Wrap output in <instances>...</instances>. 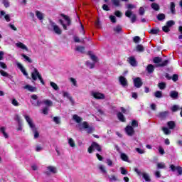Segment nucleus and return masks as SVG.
I'll return each instance as SVG.
<instances>
[{"instance_id": "obj_50", "label": "nucleus", "mask_w": 182, "mask_h": 182, "mask_svg": "<svg viewBox=\"0 0 182 182\" xmlns=\"http://www.w3.org/2000/svg\"><path fill=\"white\" fill-rule=\"evenodd\" d=\"M120 110L122 113H124V114H129L130 113V111L129 109H126L124 107H121Z\"/></svg>"}, {"instance_id": "obj_13", "label": "nucleus", "mask_w": 182, "mask_h": 182, "mask_svg": "<svg viewBox=\"0 0 182 182\" xmlns=\"http://www.w3.org/2000/svg\"><path fill=\"white\" fill-rule=\"evenodd\" d=\"M119 80L120 85H122V86H123L124 87L128 86L129 84L127 82V79H126V77H124V76H119Z\"/></svg>"}, {"instance_id": "obj_22", "label": "nucleus", "mask_w": 182, "mask_h": 182, "mask_svg": "<svg viewBox=\"0 0 182 182\" xmlns=\"http://www.w3.org/2000/svg\"><path fill=\"white\" fill-rule=\"evenodd\" d=\"M16 46H17V48H20L21 49L28 50V47H26V46H25V44L22 43L21 42L16 43Z\"/></svg>"}, {"instance_id": "obj_21", "label": "nucleus", "mask_w": 182, "mask_h": 182, "mask_svg": "<svg viewBox=\"0 0 182 182\" xmlns=\"http://www.w3.org/2000/svg\"><path fill=\"white\" fill-rule=\"evenodd\" d=\"M170 97L172 99H178V92H177V91H171Z\"/></svg>"}, {"instance_id": "obj_5", "label": "nucleus", "mask_w": 182, "mask_h": 182, "mask_svg": "<svg viewBox=\"0 0 182 182\" xmlns=\"http://www.w3.org/2000/svg\"><path fill=\"white\" fill-rule=\"evenodd\" d=\"M82 129H84L85 130H87V133H88V134H90L93 133V132H95V128L89 126V124L87 123V122H83L82 124Z\"/></svg>"}, {"instance_id": "obj_53", "label": "nucleus", "mask_w": 182, "mask_h": 182, "mask_svg": "<svg viewBox=\"0 0 182 182\" xmlns=\"http://www.w3.org/2000/svg\"><path fill=\"white\" fill-rule=\"evenodd\" d=\"M162 31L164 32H165L166 33L170 32V27H168V26H164L162 27Z\"/></svg>"}, {"instance_id": "obj_47", "label": "nucleus", "mask_w": 182, "mask_h": 182, "mask_svg": "<svg viewBox=\"0 0 182 182\" xmlns=\"http://www.w3.org/2000/svg\"><path fill=\"white\" fill-rule=\"evenodd\" d=\"M114 32H116L117 33H120V32H122V26H117L115 28H114Z\"/></svg>"}, {"instance_id": "obj_48", "label": "nucleus", "mask_w": 182, "mask_h": 182, "mask_svg": "<svg viewBox=\"0 0 182 182\" xmlns=\"http://www.w3.org/2000/svg\"><path fill=\"white\" fill-rule=\"evenodd\" d=\"M175 23L176 22H174V21L170 20L166 22V26H168V28H171V26H173V25H175Z\"/></svg>"}, {"instance_id": "obj_19", "label": "nucleus", "mask_w": 182, "mask_h": 182, "mask_svg": "<svg viewBox=\"0 0 182 182\" xmlns=\"http://www.w3.org/2000/svg\"><path fill=\"white\" fill-rule=\"evenodd\" d=\"M128 59L131 66H137V61H136L134 57H129Z\"/></svg>"}, {"instance_id": "obj_31", "label": "nucleus", "mask_w": 182, "mask_h": 182, "mask_svg": "<svg viewBox=\"0 0 182 182\" xmlns=\"http://www.w3.org/2000/svg\"><path fill=\"white\" fill-rule=\"evenodd\" d=\"M73 120L76 122V123H80L82 122V119L79 117L77 114H74L73 117Z\"/></svg>"}, {"instance_id": "obj_56", "label": "nucleus", "mask_w": 182, "mask_h": 182, "mask_svg": "<svg viewBox=\"0 0 182 182\" xmlns=\"http://www.w3.org/2000/svg\"><path fill=\"white\" fill-rule=\"evenodd\" d=\"M178 110H180V107H178V105H173V106L171 107V111L173 112H177Z\"/></svg>"}, {"instance_id": "obj_7", "label": "nucleus", "mask_w": 182, "mask_h": 182, "mask_svg": "<svg viewBox=\"0 0 182 182\" xmlns=\"http://www.w3.org/2000/svg\"><path fill=\"white\" fill-rule=\"evenodd\" d=\"M50 25L56 35H62V30L55 22L50 21Z\"/></svg>"}, {"instance_id": "obj_64", "label": "nucleus", "mask_w": 182, "mask_h": 182, "mask_svg": "<svg viewBox=\"0 0 182 182\" xmlns=\"http://www.w3.org/2000/svg\"><path fill=\"white\" fill-rule=\"evenodd\" d=\"M109 19L112 23H116L117 20H116V16H109Z\"/></svg>"}, {"instance_id": "obj_39", "label": "nucleus", "mask_w": 182, "mask_h": 182, "mask_svg": "<svg viewBox=\"0 0 182 182\" xmlns=\"http://www.w3.org/2000/svg\"><path fill=\"white\" fill-rule=\"evenodd\" d=\"M68 144L70 146V147H76V144L75 143V141L72 138H70L68 139Z\"/></svg>"}, {"instance_id": "obj_14", "label": "nucleus", "mask_w": 182, "mask_h": 182, "mask_svg": "<svg viewBox=\"0 0 182 182\" xmlns=\"http://www.w3.org/2000/svg\"><path fill=\"white\" fill-rule=\"evenodd\" d=\"M167 116H168V111L159 112L157 115V117L159 119H161V120H164L165 119H166Z\"/></svg>"}, {"instance_id": "obj_33", "label": "nucleus", "mask_w": 182, "mask_h": 182, "mask_svg": "<svg viewBox=\"0 0 182 182\" xmlns=\"http://www.w3.org/2000/svg\"><path fill=\"white\" fill-rule=\"evenodd\" d=\"M111 2L114 5V6H116L117 8H119V6H121L120 0H111Z\"/></svg>"}, {"instance_id": "obj_27", "label": "nucleus", "mask_w": 182, "mask_h": 182, "mask_svg": "<svg viewBox=\"0 0 182 182\" xmlns=\"http://www.w3.org/2000/svg\"><path fill=\"white\" fill-rule=\"evenodd\" d=\"M151 8L154 9V11H160V6L157 3H152L151 5Z\"/></svg>"}, {"instance_id": "obj_11", "label": "nucleus", "mask_w": 182, "mask_h": 182, "mask_svg": "<svg viewBox=\"0 0 182 182\" xmlns=\"http://www.w3.org/2000/svg\"><path fill=\"white\" fill-rule=\"evenodd\" d=\"M125 132L127 134V136H133L134 134V128H133V127L130 126V125H127L125 127Z\"/></svg>"}, {"instance_id": "obj_44", "label": "nucleus", "mask_w": 182, "mask_h": 182, "mask_svg": "<svg viewBox=\"0 0 182 182\" xmlns=\"http://www.w3.org/2000/svg\"><path fill=\"white\" fill-rule=\"evenodd\" d=\"M171 11L172 14H176V4L174 2L171 3Z\"/></svg>"}, {"instance_id": "obj_38", "label": "nucleus", "mask_w": 182, "mask_h": 182, "mask_svg": "<svg viewBox=\"0 0 182 182\" xmlns=\"http://www.w3.org/2000/svg\"><path fill=\"white\" fill-rule=\"evenodd\" d=\"M162 131L164 132V134H166V135L171 134V130H170L167 127H162Z\"/></svg>"}, {"instance_id": "obj_49", "label": "nucleus", "mask_w": 182, "mask_h": 182, "mask_svg": "<svg viewBox=\"0 0 182 182\" xmlns=\"http://www.w3.org/2000/svg\"><path fill=\"white\" fill-rule=\"evenodd\" d=\"M70 82L73 83V86H75V87H77V81H76V79L71 77L70 78Z\"/></svg>"}, {"instance_id": "obj_17", "label": "nucleus", "mask_w": 182, "mask_h": 182, "mask_svg": "<svg viewBox=\"0 0 182 182\" xmlns=\"http://www.w3.org/2000/svg\"><path fill=\"white\" fill-rule=\"evenodd\" d=\"M17 68H18L21 72L23 73V75H24V76H28V73L26 72V70H25V68H23V65H22V64H21L20 63H18Z\"/></svg>"}, {"instance_id": "obj_25", "label": "nucleus", "mask_w": 182, "mask_h": 182, "mask_svg": "<svg viewBox=\"0 0 182 182\" xmlns=\"http://www.w3.org/2000/svg\"><path fill=\"white\" fill-rule=\"evenodd\" d=\"M167 125L171 130H173L176 127V122L174 121H169L167 122Z\"/></svg>"}, {"instance_id": "obj_6", "label": "nucleus", "mask_w": 182, "mask_h": 182, "mask_svg": "<svg viewBox=\"0 0 182 182\" xmlns=\"http://www.w3.org/2000/svg\"><path fill=\"white\" fill-rule=\"evenodd\" d=\"M134 86L136 87V89H140V87L143 86V81H141V78L140 77H137L134 79Z\"/></svg>"}, {"instance_id": "obj_8", "label": "nucleus", "mask_w": 182, "mask_h": 182, "mask_svg": "<svg viewBox=\"0 0 182 182\" xmlns=\"http://www.w3.org/2000/svg\"><path fill=\"white\" fill-rule=\"evenodd\" d=\"M170 168L171 170V171L174 172V171H177L179 176H182V167L180 166H174L173 164H171L170 165Z\"/></svg>"}, {"instance_id": "obj_51", "label": "nucleus", "mask_w": 182, "mask_h": 182, "mask_svg": "<svg viewBox=\"0 0 182 182\" xmlns=\"http://www.w3.org/2000/svg\"><path fill=\"white\" fill-rule=\"evenodd\" d=\"M158 87H159L161 90H164V88L166 87V82H159L158 84Z\"/></svg>"}, {"instance_id": "obj_63", "label": "nucleus", "mask_w": 182, "mask_h": 182, "mask_svg": "<svg viewBox=\"0 0 182 182\" xmlns=\"http://www.w3.org/2000/svg\"><path fill=\"white\" fill-rule=\"evenodd\" d=\"M109 181H117V177L114 175H112L109 177Z\"/></svg>"}, {"instance_id": "obj_24", "label": "nucleus", "mask_w": 182, "mask_h": 182, "mask_svg": "<svg viewBox=\"0 0 182 182\" xmlns=\"http://www.w3.org/2000/svg\"><path fill=\"white\" fill-rule=\"evenodd\" d=\"M36 16H37L38 19H39V21H43V14L42 12L38 10L36 11Z\"/></svg>"}, {"instance_id": "obj_61", "label": "nucleus", "mask_w": 182, "mask_h": 182, "mask_svg": "<svg viewBox=\"0 0 182 182\" xmlns=\"http://www.w3.org/2000/svg\"><path fill=\"white\" fill-rule=\"evenodd\" d=\"M157 168H166V164H164L163 163H158Z\"/></svg>"}, {"instance_id": "obj_16", "label": "nucleus", "mask_w": 182, "mask_h": 182, "mask_svg": "<svg viewBox=\"0 0 182 182\" xmlns=\"http://www.w3.org/2000/svg\"><path fill=\"white\" fill-rule=\"evenodd\" d=\"M60 16H62V18H63V19L66 21L68 26H70V25L72 24V20H70L69 16H66L65 14H61Z\"/></svg>"}, {"instance_id": "obj_34", "label": "nucleus", "mask_w": 182, "mask_h": 182, "mask_svg": "<svg viewBox=\"0 0 182 182\" xmlns=\"http://www.w3.org/2000/svg\"><path fill=\"white\" fill-rule=\"evenodd\" d=\"M120 157L123 161H129V156L126 154L122 153Z\"/></svg>"}, {"instance_id": "obj_29", "label": "nucleus", "mask_w": 182, "mask_h": 182, "mask_svg": "<svg viewBox=\"0 0 182 182\" xmlns=\"http://www.w3.org/2000/svg\"><path fill=\"white\" fill-rule=\"evenodd\" d=\"M159 32H160V29L159 28H151L149 31V33L151 35H157Z\"/></svg>"}, {"instance_id": "obj_42", "label": "nucleus", "mask_w": 182, "mask_h": 182, "mask_svg": "<svg viewBox=\"0 0 182 182\" xmlns=\"http://www.w3.org/2000/svg\"><path fill=\"white\" fill-rule=\"evenodd\" d=\"M136 50L137 52H144V47L141 44H138L136 46Z\"/></svg>"}, {"instance_id": "obj_26", "label": "nucleus", "mask_w": 182, "mask_h": 182, "mask_svg": "<svg viewBox=\"0 0 182 182\" xmlns=\"http://www.w3.org/2000/svg\"><path fill=\"white\" fill-rule=\"evenodd\" d=\"M43 103H44V105H46L47 107H50V106H53V102H52V100H46L43 102Z\"/></svg>"}, {"instance_id": "obj_28", "label": "nucleus", "mask_w": 182, "mask_h": 182, "mask_svg": "<svg viewBox=\"0 0 182 182\" xmlns=\"http://www.w3.org/2000/svg\"><path fill=\"white\" fill-rule=\"evenodd\" d=\"M0 132L2 133L3 136L5 137V139H8L9 137V135L5 132V127H1L0 128Z\"/></svg>"}, {"instance_id": "obj_62", "label": "nucleus", "mask_w": 182, "mask_h": 182, "mask_svg": "<svg viewBox=\"0 0 182 182\" xmlns=\"http://www.w3.org/2000/svg\"><path fill=\"white\" fill-rule=\"evenodd\" d=\"M140 41H141V38L139 36H135L133 38V41L134 42V43H139V42H140Z\"/></svg>"}, {"instance_id": "obj_41", "label": "nucleus", "mask_w": 182, "mask_h": 182, "mask_svg": "<svg viewBox=\"0 0 182 182\" xmlns=\"http://www.w3.org/2000/svg\"><path fill=\"white\" fill-rule=\"evenodd\" d=\"M22 58H25V60H26V62H28V63H32V59L31 58H29L28 55H25V54H21Z\"/></svg>"}, {"instance_id": "obj_46", "label": "nucleus", "mask_w": 182, "mask_h": 182, "mask_svg": "<svg viewBox=\"0 0 182 182\" xmlns=\"http://www.w3.org/2000/svg\"><path fill=\"white\" fill-rule=\"evenodd\" d=\"M42 113H43V114H46V115L49 114V107H45L42 109Z\"/></svg>"}, {"instance_id": "obj_20", "label": "nucleus", "mask_w": 182, "mask_h": 182, "mask_svg": "<svg viewBox=\"0 0 182 182\" xmlns=\"http://www.w3.org/2000/svg\"><path fill=\"white\" fill-rule=\"evenodd\" d=\"M47 169L50 171V173H53V174H56L58 173V169L55 166H48Z\"/></svg>"}, {"instance_id": "obj_4", "label": "nucleus", "mask_w": 182, "mask_h": 182, "mask_svg": "<svg viewBox=\"0 0 182 182\" xmlns=\"http://www.w3.org/2000/svg\"><path fill=\"white\" fill-rule=\"evenodd\" d=\"M125 16H127V18H131L132 23H134V22L137 21V16L133 14V11L132 10H127L125 12Z\"/></svg>"}, {"instance_id": "obj_12", "label": "nucleus", "mask_w": 182, "mask_h": 182, "mask_svg": "<svg viewBox=\"0 0 182 182\" xmlns=\"http://www.w3.org/2000/svg\"><path fill=\"white\" fill-rule=\"evenodd\" d=\"M63 97H67L70 102V103L73 105H75V100H73V97L70 96V94L68 92L63 91Z\"/></svg>"}, {"instance_id": "obj_57", "label": "nucleus", "mask_w": 182, "mask_h": 182, "mask_svg": "<svg viewBox=\"0 0 182 182\" xmlns=\"http://www.w3.org/2000/svg\"><path fill=\"white\" fill-rule=\"evenodd\" d=\"M14 120H16V122H17L18 124H21V117L19 116V114H16L15 115Z\"/></svg>"}, {"instance_id": "obj_37", "label": "nucleus", "mask_w": 182, "mask_h": 182, "mask_svg": "<svg viewBox=\"0 0 182 182\" xmlns=\"http://www.w3.org/2000/svg\"><path fill=\"white\" fill-rule=\"evenodd\" d=\"M50 85L51 86V87H53V89H54V90H59V86H58V85L54 82L51 81L50 82Z\"/></svg>"}, {"instance_id": "obj_59", "label": "nucleus", "mask_w": 182, "mask_h": 182, "mask_svg": "<svg viewBox=\"0 0 182 182\" xmlns=\"http://www.w3.org/2000/svg\"><path fill=\"white\" fill-rule=\"evenodd\" d=\"M120 170H121V174H122L123 176H126V174H127V170L124 167H121Z\"/></svg>"}, {"instance_id": "obj_58", "label": "nucleus", "mask_w": 182, "mask_h": 182, "mask_svg": "<svg viewBox=\"0 0 182 182\" xmlns=\"http://www.w3.org/2000/svg\"><path fill=\"white\" fill-rule=\"evenodd\" d=\"M11 103H12L13 106H16V107L19 106V102H18V100H16V99H15V98H14L12 100Z\"/></svg>"}, {"instance_id": "obj_55", "label": "nucleus", "mask_w": 182, "mask_h": 182, "mask_svg": "<svg viewBox=\"0 0 182 182\" xmlns=\"http://www.w3.org/2000/svg\"><path fill=\"white\" fill-rule=\"evenodd\" d=\"M95 28H97V29H100L102 28V24H100V21H99V18L95 21Z\"/></svg>"}, {"instance_id": "obj_18", "label": "nucleus", "mask_w": 182, "mask_h": 182, "mask_svg": "<svg viewBox=\"0 0 182 182\" xmlns=\"http://www.w3.org/2000/svg\"><path fill=\"white\" fill-rule=\"evenodd\" d=\"M24 89H27L28 92H36V87H33L31 85H26L23 87Z\"/></svg>"}, {"instance_id": "obj_2", "label": "nucleus", "mask_w": 182, "mask_h": 182, "mask_svg": "<svg viewBox=\"0 0 182 182\" xmlns=\"http://www.w3.org/2000/svg\"><path fill=\"white\" fill-rule=\"evenodd\" d=\"M162 60L163 58L160 57H154L153 59L154 63L156 64V68H164L168 65V60H165L163 63H160Z\"/></svg>"}, {"instance_id": "obj_35", "label": "nucleus", "mask_w": 182, "mask_h": 182, "mask_svg": "<svg viewBox=\"0 0 182 182\" xmlns=\"http://www.w3.org/2000/svg\"><path fill=\"white\" fill-rule=\"evenodd\" d=\"M131 127L134 129V127H139V122L136 119H133L131 123Z\"/></svg>"}, {"instance_id": "obj_9", "label": "nucleus", "mask_w": 182, "mask_h": 182, "mask_svg": "<svg viewBox=\"0 0 182 182\" xmlns=\"http://www.w3.org/2000/svg\"><path fill=\"white\" fill-rule=\"evenodd\" d=\"M92 96L94 99H97V100H103L106 99L105 94L100 92H92Z\"/></svg>"}, {"instance_id": "obj_32", "label": "nucleus", "mask_w": 182, "mask_h": 182, "mask_svg": "<svg viewBox=\"0 0 182 182\" xmlns=\"http://www.w3.org/2000/svg\"><path fill=\"white\" fill-rule=\"evenodd\" d=\"M142 177L145 180V181H147V182L151 181V179L150 178V176H149V174H147L146 173H142Z\"/></svg>"}, {"instance_id": "obj_30", "label": "nucleus", "mask_w": 182, "mask_h": 182, "mask_svg": "<svg viewBox=\"0 0 182 182\" xmlns=\"http://www.w3.org/2000/svg\"><path fill=\"white\" fill-rule=\"evenodd\" d=\"M156 19H158V21H164V19H166V14H159L156 16Z\"/></svg>"}, {"instance_id": "obj_36", "label": "nucleus", "mask_w": 182, "mask_h": 182, "mask_svg": "<svg viewBox=\"0 0 182 182\" xmlns=\"http://www.w3.org/2000/svg\"><path fill=\"white\" fill-rule=\"evenodd\" d=\"M154 96L158 99H161V97H163V93L161 92V91H156L154 92Z\"/></svg>"}, {"instance_id": "obj_60", "label": "nucleus", "mask_w": 182, "mask_h": 182, "mask_svg": "<svg viewBox=\"0 0 182 182\" xmlns=\"http://www.w3.org/2000/svg\"><path fill=\"white\" fill-rule=\"evenodd\" d=\"M171 79L173 82H177L178 80V75L177 74L173 75V76L171 77Z\"/></svg>"}, {"instance_id": "obj_1", "label": "nucleus", "mask_w": 182, "mask_h": 182, "mask_svg": "<svg viewBox=\"0 0 182 182\" xmlns=\"http://www.w3.org/2000/svg\"><path fill=\"white\" fill-rule=\"evenodd\" d=\"M31 79L34 82L38 79L42 85H45V81L43 80V78H42V75L39 73L37 68H34L33 71L31 73Z\"/></svg>"}, {"instance_id": "obj_54", "label": "nucleus", "mask_w": 182, "mask_h": 182, "mask_svg": "<svg viewBox=\"0 0 182 182\" xmlns=\"http://www.w3.org/2000/svg\"><path fill=\"white\" fill-rule=\"evenodd\" d=\"M0 68H1V69H8V65H6V64L2 61H0Z\"/></svg>"}, {"instance_id": "obj_43", "label": "nucleus", "mask_w": 182, "mask_h": 182, "mask_svg": "<svg viewBox=\"0 0 182 182\" xmlns=\"http://www.w3.org/2000/svg\"><path fill=\"white\" fill-rule=\"evenodd\" d=\"M32 132L34 134V139H38L39 137V132H38V129L34 128L32 129Z\"/></svg>"}, {"instance_id": "obj_45", "label": "nucleus", "mask_w": 182, "mask_h": 182, "mask_svg": "<svg viewBox=\"0 0 182 182\" xmlns=\"http://www.w3.org/2000/svg\"><path fill=\"white\" fill-rule=\"evenodd\" d=\"M0 74L1 76H4V77H11V75L9 74L2 70H0Z\"/></svg>"}, {"instance_id": "obj_40", "label": "nucleus", "mask_w": 182, "mask_h": 182, "mask_svg": "<svg viewBox=\"0 0 182 182\" xmlns=\"http://www.w3.org/2000/svg\"><path fill=\"white\" fill-rule=\"evenodd\" d=\"M75 50L80 52V53H85V47L84 46H77L75 48Z\"/></svg>"}, {"instance_id": "obj_10", "label": "nucleus", "mask_w": 182, "mask_h": 182, "mask_svg": "<svg viewBox=\"0 0 182 182\" xmlns=\"http://www.w3.org/2000/svg\"><path fill=\"white\" fill-rule=\"evenodd\" d=\"M24 117L29 125V127L31 128V130H33V129H36V127L35 126V124H33V122L32 121V119L28 115H24Z\"/></svg>"}, {"instance_id": "obj_15", "label": "nucleus", "mask_w": 182, "mask_h": 182, "mask_svg": "<svg viewBox=\"0 0 182 182\" xmlns=\"http://www.w3.org/2000/svg\"><path fill=\"white\" fill-rule=\"evenodd\" d=\"M117 117L122 123H126V117H124V115L121 112L117 114Z\"/></svg>"}, {"instance_id": "obj_3", "label": "nucleus", "mask_w": 182, "mask_h": 182, "mask_svg": "<svg viewBox=\"0 0 182 182\" xmlns=\"http://www.w3.org/2000/svg\"><path fill=\"white\" fill-rule=\"evenodd\" d=\"M94 150H97V151H102V146H100L97 142H92L88 148V153L92 154Z\"/></svg>"}, {"instance_id": "obj_52", "label": "nucleus", "mask_w": 182, "mask_h": 182, "mask_svg": "<svg viewBox=\"0 0 182 182\" xmlns=\"http://www.w3.org/2000/svg\"><path fill=\"white\" fill-rule=\"evenodd\" d=\"M146 12V10H144V7H140L139 8V14L141 16H143V15H144Z\"/></svg>"}, {"instance_id": "obj_23", "label": "nucleus", "mask_w": 182, "mask_h": 182, "mask_svg": "<svg viewBox=\"0 0 182 182\" xmlns=\"http://www.w3.org/2000/svg\"><path fill=\"white\" fill-rule=\"evenodd\" d=\"M146 70L148 73H153L154 72V65L149 64L147 65Z\"/></svg>"}]
</instances>
